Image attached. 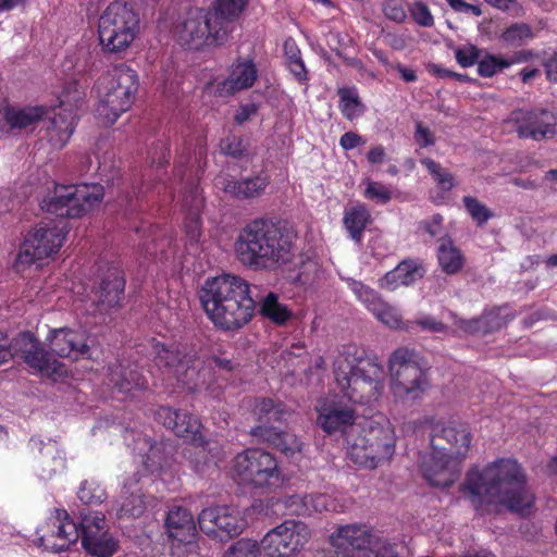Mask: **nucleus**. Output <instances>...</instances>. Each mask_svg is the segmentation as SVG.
<instances>
[{
  "mask_svg": "<svg viewBox=\"0 0 557 557\" xmlns=\"http://www.w3.org/2000/svg\"><path fill=\"white\" fill-rule=\"evenodd\" d=\"M471 444V432L467 424H460L455 429V460H462L467 457Z\"/></svg>",
  "mask_w": 557,
  "mask_h": 557,
  "instance_id": "3c124183",
  "label": "nucleus"
},
{
  "mask_svg": "<svg viewBox=\"0 0 557 557\" xmlns=\"http://www.w3.org/2000/svg\"><path fill=\"white\" fill-rule=\"evenodd\" d=\"M103 195L99 184L57 185L41 201V209L61 219L79 218L101 202Z\"/></svg>",
  "mask_w": 557,
  "mask_h": 557,
  "instance_id": "0eeeda50",
  "label": "nucleus"
},
{
  "mask_svg": "<svg viewBox=\"0 0 557 557\" xmlns=\"http://www.w3.org/2000/svg\"><path fill=\"white\" fill-rule=\"evenodd\" d=\"M57 520L59 521L58 532L42 536L39 541L40 545L47 549L64 552L72 544L76 543L79 537L82 539V527L81 523L76 524L70 519L66 510H57Z\"/></svg>",
  "mask_w": 557,
  "mask_h": 557,
  "instance_id": "393cba45",
  "label": "nucleus"
},
{
  "mask_svg": "<svg viewBox=\"0 0 557 557\" xmlns=\"http://www.w3.org/2000/svg\"><path fill=\"white\" fill-rule=\"evenodd\" d=\"M139 476L134 474L133 479H129L124 484V496L121 507L119 509V517L138 518L146 510V503L144 500V494L140 487H137Z\"/></svg>",
  "mask_w": 557,
  "mask_h": 557,
  "instance_id": "c9c22d12",
  "label": "nucleus"
},
{
  "mask_svg": "<svg viewBox=\"0 0 557 557\" xmlns=\"http://www.w3.org/2000/svg\"><path fill=\"white\" fill-rule=\"evenodd\" d=\"M284 503L285 507L290 510V513L301 515L307 511L306 503L298 495L288 496Z\"/></svg>",
  "mask_w": 557,
  "mask_h": 557,
  "instance_id": "69168bd1",
  "label": "nucleus"
},
{
  "mask_svg": "<svg viewBox=\"0 0 557 557\" xmlns=\"http://www.w3.org/2000/svg\"><path fill=\"white\" fill-rule=\"evenodd\" d=\"M154 418L166 429L172 430L176 436L190 443L196 450L195 453L201 455L203 463L208 461V453L211 451L210 443L201 434V424L196 417L183 410L160 407L156 410Z\"/></svg>",
  "mask_w": 557,
  "mask_h": 557,
  "instance_id": "4468645a",
  "label": "nucleus"
},
{
  "mask_svg": "<svg viewBox=\"0 0 557 557\" xmlns=\"http://www.w3.org/2000/svg\"><path fill=\"white\" fill-rule=\"evenodd\" d=\"M533 37L532 30L527 24H513L508 27L504 34L503 39L511 45H521L524 40Z\"/></svg>",
  "mask_w": 557,
  "mask_h": 557,
  "instance_id": "864d4df0",
  "label": "nucleus"
},
{
  "mask_svg": "<svg viewBox=\"0 0 557 557\" xmlns=\"http://www.w3.org/2000/svg\"><path fill=\"white\" fill-rule=\"evenodd\" d=\"M66 222L60 221L58 224L52 222H41L38 226L25 237L16 257L15 268L23 271L25 267L33 264L36 260H41L59 251L65 238Z\"/></svg>",
  "mask_w": 557,
  "mask_h": 557,
  "instance_id": "1a4fd4ad",
  "label": "nucleus"
},
{
  "mask_svg": "<svg viewBox=\"0 0 557 557\" xmlns=\"http://www.w3.org/2000/svg\"><path fill=\"white\" fill-rule=\"evenodd\" d=\"M139 32V15L133 5L114 1L101 14L98 23L99 42L104 52L125 51Z\"/></svg>",
  "mask_w": 557,
  "mask_h": 557,
  "instance_id": "423d86ee",
  "label": "nucleus"
},
{
  "mask_svg": "<svg viewBox=\"0 0 557 557\" xmlns=\"http://www.w3.org/2000/svg\"><path fill=\"white\" fill-rule=\"evenodd\" d=\"M258 312L272 323L285 325L292 318V310L284 304L280 302L278 296L270 292L264 297H257Z\"/></svg>",
  "mask_w": 557,
  "mask_h": 557,
  "instance_id": "4c0bfd02",
  "label": "nucleus"
},
{
  "mask_svg": "<svg viewBox=\"0 0 557 557\" xmlns=\"http://www.w3.org/2000/svg\"><path fill=\"white\" fill-rule=\"evenodd\" d=\"M262 550L260 543L251 539H240L233 543L223 557H258Z\"/></svg>",
  "mask_w": 557,
  "mask_h": 557,
  "instance_id": "a18cd8bd",
  "label": "nucleus"
},
{
  "mask_svg": "<svg viewBox=\"0 0 557 557\" xmlns=\"http://www.w3.org/2000/svg\"><path fill=\"white\" fill-rule=\"evenodd\" d=\"M461 491L468 492L478 506H494L522 512L533 504L534 496L527 486V475L513 459H499L486 466L482 472L471 470Z\"/></svg>",
  "mask_w": 557,
  "mask_h": 557,
  "instance_id": "f257e3e1",
  "label": "nucleus"
},
{
  "mask_svg": "<svg viewBox=\"0 0 557 557\" xmlns=\"http://www.w3.org/2000/svg\"><path fill=\"white\" fill-rule=\"evenodd\" d=\"M220 149L222 153L233 159H244L248 156L249 141L243 136L231 134L221 139Z\"/></svg>",
  "mask_w": 557,
  "mask_h": 557,
  "instance_id": "c03bdc74",
  "label": "nucleus"
},
{
  "mask_svg": "<svg viewBox=\"0 0 557 557\" xmlns=\"http://www.w3.org/2000/svg\"><path fill=\"white\" fill-rule=\"evenodd\" d=\"M47 113L44 107H27L14 109L8 107L4 111V119L11 128H26L39 122Z\"/></svg>",
  "mask_w": 557,
  "mask_h": 557,
  "instance_id": "58836bf2",
  "label": "nucleus"
},
{
  "mask_svg": "<svg viewBox=\"0 0 557 557\" xmlns=\"http://www.w3.org/2000/svg\"><path fill=\"white\" fill-rule=\"evenodd\" d=\"M294 238L285 222L256 219L239 232L235 252L246 267L275 270L290 261Z\"/></svg>",
  "mask_w": 557,
  "mask_h": 557,
  "instance_id": "7ed1b4c3",
  "label": "nucleus"
},
{
  "mask_svg": "<svg viewBox=\"0 0 557 557\" xmlns=\"http://www.w3.org/2000/svg\"><path fill=\"white\" fill-rule=\"evenodd\" d=\"M216 30L218 25H214L208 11L194 10L175 26V37L180 45L199 50L206 46H221L227 41L226 38H218Z\"/></svg>",
  "mask_w": 557,
  "mask_h": 557,
  "instance_id": "f8f14e48",
  "label": "nucleus"
},
{
  "mask_svg": "<svg viewBox=\"0 0 557 557\" xmlns=\"http://www.w3.org/2000/svg\"><path fill=\"white\" fill-rule=\"evenodd\" d=\"M333 372L339 389L350 401L377 400L382 391L383 370L374 360L345 351L334 362Z\"/></svg>",
  "mask_w": 557,
  "mask_h": 557,
  "instance_id": "20e7f679",
  "label": "nucleus"
},
{
  "mask_svg": "<svg viewBox=\"0 0 557 557\" xmlns=\"http://www.w3.org/2000/svg\"><path fill=\"white\" fill-rule=\"evenodd\" d=\"M437 258L444 272L453 274V239L449 236H445L441 239L437 249Z\"/></svg>",
  "mask_w": 557,
  "mask_h": 557,
  "instance_id": "6e6d98bb",
  "label": "nucleus"
},
{
  "mask_svg": "<svg viewBox=\"0 0 557 557\" xmlns=\"http://www.w3.org/2000/svg\"><path fill=\"white\" fill-rule=\"evenodd\" d=\"M82 545L95 557H111L117 549V543L104 530V515L97 512L94 517L81 512Z\"/></svg>",
  "mask_w": 557,
  "mask_h": 557,
  "instance_id": "6ab92c4d",
  "label": "nucleus"
},
{
  "mask_svg": "<svg viewBox=\"0 0 557 557\" xmlns=\"http://www.w3.org/2000/svg\"><path fill=\"white\" fill-rule=\"evenodd\" d=\"M453 428L451 426H438L433 428L431 433V448L435 458H449L451 459L450 451L453 449Z\"/></svg>",
  "mask_w": 557,
  "mask_h": 557,
  "instance_id": "a19ab883",
  "label": "nucleus"
},
{
  "mask_svg": "<svg viewBox=\"0 0 557 557\" xmlns=\"http://www.w3.org/2000/svg\"><path fill=\"white\" fill-rule=\"evenodd\" d=\"M78 498L83 504L98 505L106 498V493L95 483L84 482L78 490Z\"/></svg>",
  "mask_w": 557,
  "mask_h": 557,
  "instance_id": "603ef678",
  "label": "nucleus"
},
{
  "mask_svg": "<svg viewBox=\"0 0 557 557\" xmlns=\"http://www.w3.org/2000/svg\"><path fill=\"white\" fill-rule=\"evenodd\" d=\"M338 96L339 109L347 120L352 121L364 112L366 107L358 97L355 88H339Z\"/></svg>",
  "mask_w": 557,
  "mask_h": 557,
  "instance_id": "79ce46f5",
  "label": "nucleus"
},
{
  "mask_svg": "<svg viewBox=\"0 0 557 557\" xmlns=\"http://www.w3.org/2000/svg\"><path fill=\"white\" fill-rule=\"evenodd\" d=\"M510 120L520 138L542 140L553 138L557 133V117L545 109L515 110Z\"/></svg>",
  "mask_w": 557,
  "mask_h": 557,
  "instance_id": "a211bd4d",
  "label": "nucleus"
},
{
  "mask_svg": "<svg viewBox=\"0 0 557 557\" xmlns=\"http://www.w3.org/2000/svg\"><path fill=\"white\" fill-rule=\"evenodd\" d=\"M511 64L510 61L492 54H486L483 59L478 60V71L481 76L490 77L508 67Z\"/></svg>",
  "mask_w": 557,
  "mask_h": 557,
  "instance_id": "8fccbe9b",
  "label": "nucleus"
},
{
  "mask_svg": "<svg viewBox=\"0 0 557 557\" xmlns=\"http://www.w3.org/2000/svg\"><path fill=\"white\" fill-rule=\"evenodd\" d=\"M48 341L51 351L62 358L75 360L88 351L83 335L70 329L51 331Z\"/></svg>",
  "mask_w": 557,
  "mask_h": 557,
  "instance_id": "a878e982",
  "label": "nucleus"
},
{
  "mask_svg": "<svg viewBox=\"0 0 557 557\" xmlns=\"http://www.w3.org/2000/svg\"><path fill=\"white\" fill-rule=\"evenodd\" d=\"M384 14L387 18L395 22H403L406 17V12L401 5H399L396 1L389 0L385 2L383 8Z\"/></svg>",
  "mask_w": 557,
  "mask_h": 557,
  "instance_id": "e2e57ef3",
  "label": "nucleus"
},
{
  "mask_svg": "<svg viewBox=\"0 0 557 557\" xmlns=\"http://www.w3.org/2000/svg\"><path fill=\"white\" fill-rule=\"evenodd\" d=\"M332 541L336 548L349 549L354 554L355 550L371 549L373 536L364 527L345 525L337 530Z\"/></svg>",
  "mask_w": 557,
  "mask_h": 557,
  "instance_id": "7c9ffc66",
  "label": "nucleus"
},
{
  "mask_svg": "<svg viewBox=\"0 0 557 557\" xmlns=\"http://www.w3.org/2000/svg\"><path fill=\"white\" fill-rule=\"evenodd\" d=\"M412 16L414 21L422 26H431L433 24V17L428 7L422 2L414 3Z\"/></svg>",
  "mask_w": 557,
  "mask_h": 557,
  "instance_id": "052dcab7",
  "label": "nucleus"
},
{
  "mask_svg": "<svg viewBox=\"0 0 557 557\" xmlns=\"http://www.w3.org/2000/svg\"><path fill=\"white\" fill-rule=\"evenodd\" d=\"M84 97V88L76 81H71L65 84L62 90L60 106L67 107L70 110L78 109Z\"/></svg>",
  "mask_w": 557,
  "mask_h": 557,
  "instance_id": "de8ad7c7",
  "label": "nucleus"
},
{
  "mask_svg": "<svg viewBox=\"0 0 557 557\" xmlns=\"http://www.w3.org/2000/svg\"><path fill=\"white\" fill-rule=\"evenodd\" d=\"M11 358H20L30 368L40 372L54 371L55 360L29 332L21 333L10 344H7L5 336L0 332V364Z\"/></svg>",
  "mask_w": 557,
  "mask_h": 557,
  "instance_id": "ddd939ff",
  "label": "nucleus"
},
{
  "mask_svg": "<svg viewBox=\"0 0 557 557\" xmlns=\"http://www.w3.org/2000/svg\"><path fill=\"white\" fill-rule=\"evenodd\" d=\"M249 0H213L207 10L214 25H218L216 37L228 39L236 24L248 8Z\"/></svg>",
  "mask_w": 557,
  "mask_h": 557,
  "instance_id": "aec40b11",
  "label": "nucleus"
},
{
  "mask_svg": "<svg viewBox=\"0 0 557 557\" xmlns=\"http://www.w3.org/2000/svg\"><path fill=\"white\" fill-rule=\"evenodd\" d=\"M183 206L188 209L184 228L191 242H198L201 237L200 210L203 207V198L197 186L191 187L185 195Z\"/></svg>",
  "mask_w": 557,
  "mask_h": 557,
  "instance_id": "473e14b6",
  "label": "nucleus"
},
{
  "mask_svg": "<svg viewBox=\"0 0 557 557\" xmlns=\"http://www.w3.org/2000/svg\"><path fill=\"white\" fill-rule=\"evenodd\" d=\"M356 420V411L352 407L332 403L324 405L317 418V424L329 435L345 433Z\"/></svg>",
  "mask_w": 557,
  "mask_h": 557,
  "instance_id": "5701e85b",
  "label": "nucleus"
},
{
  "mask_svg": "<svg viewBox=\"0 0 557 557\" xmlns=\"http://www.w3.org/2000/svg\"><path fill=\"white\" fill-rule=\"evenodd\" d=\"M339 144L343 147V149L350 150L357 147L358 145L363 144V139L360 135L354 132H347L341 137Z\"/></svg>",
  "mask_w": 557,
  "mask_h": 557,
  "instance_id": "338daca9",
  "label": "nucleus"
},
{
  "mask_svg": "<svg viewBox=\"0 0 557 557\" xmlns=\"http://www.w3.org/2000/svg\"><path fill=\"white\" fill-rule=\"evenodd\" d=\"M165 528L172 545H191L197 540V528L193 515L184 508H175L168 512Z\"/></svg>",
  "mask_w": 557,
  "mask_h": 557,
  "instance_id": "4be33fe9",
  "label": "nucleus"
},
{
  "mask_svg": "<svg viewBox=\"0 0 557 557\" xmlns=\"http://www.w3.org/2000/svg\"><path fill=\"white\" fill-rule=\"evenodd\" d=\"M293 284L305 289L317 287L323 280V271L319 261L310 255H299L289 271Z\"/></svg>",
  "mask_w": 557,
  "mask_h": 557,
  "instance_id": "cd10ccee",
  "label": "nucleus"
},
{
  "mask_svg": "<svg viewBox=\"0 0 557 557\" xmlns=\"http://www.w3.org/2000/svg\"><path fill=\"white\" fill-rule=\"evenodd\" d=\"M249 434L255 437L259 443H265L286 456H293L301 451V442L299 438L289 432L281 430L271 424H258L249 431Z\"/></svg>",
  "mask_w": 557,
  "mask_h": 557,
  "instance_id": "b1692460",
  "label": "nucleus"
},
{
  "mask_svg": "<svg viewBox=\"0 0 557 557\" xmlns=\"http://www.w3.org/2000/svg\"><path fill=\"white\" fill-rule=\"evenodd\" d=\"M257 78V70L252 62H242L233 67L227 79L219 85L221 96L232 95L251 87Z\"/></svg>",
  "mask_w": 557,
  "mask_h": 557,
  "instance_id": "72a5a7b5",
  "label": "nucleus"
},
{
  "mask_svg": "<svg viewBox=\"0 0 557 557\" xmlns=\"http://www.w3.org/2000/svg\"><path fill=\"white\" fill-rule=\"evenodd\" d=\"M421 163L425 165L429 172L433 175L441 189L449 190L453 187L450 175L443 173L441 164L430 158L422 159Z\"/></svg>",
  "mask_w": 557,
  "mask_h": 557,
  "instance_id": "4d7b16f0",
  "label": "nucleus"
},
{
  "mask_svg": "<svg viewBox=\"0 0 557 557\" xmlns=\"http://www.w3.org/2000/svg\"><path fill=\"white\" fill-rule=\"evenodd\" d=\"M372 313L377 320L389 327H399L401 324V319L397 310L385 301L382 302V306L374 308Z\"/></svg>",
  "mask_w": 557,
  "mask_h": 557,
  "instance_id": "5fc2aeb1",
  "label": "nucleus"
},
{
  "mask_svg": "<svg viewBox=\"0 0 557 557\" xmlns=\"http://www.w3.org/2000/svg\"><path fill=\"white\" fill-rule=\"evenodd\" d=\"M234 469L255 487L277 488L283 483L282 472L274 456L262 449H247L235 458Z\"/></svg>",
  "mask_w": 557,
  "mask_h": 557,
  "instance_id": "9d476101",
  "label": "nucleus"
},
{
  "mask_svg": "<svg viewBox=\"0 0 557 557\" xmlns=\"http://www.w3.org/2000/svg\"><path fill=\"white\" fill-rule=\"evenodd\" d=\"M425 271L421 263L407 259L401 261L394 270L387 272L380 281V286L395 289L399 285L409 286L422 278Z\"/></svg>",
  "mask_w": 557,
  "mask_h": 557,
  "instance_id": "c756f323",
  "label": "nucleus"
},
{
  "mask_svg": "<svg viewBox=\"0 0 557 557\" xmlns=\"http://www.w3.org/2000/svg\"><path fill=\"white\" fill-rule=\"evenodd\" d=\"M354 447L363 450V456L371 460L391 458L395 449V435L389 422L367 421Z\"/></svg>",
  "mask_w": 557,
  "mask_h": 557,
  "instance_id": "f3484780",
  "label": "nucleus"
},
{
  "mask_svg": "<svg viewBox=\"0 0 557 557\" xmlns=\"http://www.w3.org/2000/svg\"><path fill=\"white\" fill-rule=\"evenodd\" d=\"M370 221L371 216L368 209L361 205L346 211L344 215L345 227L357 243L361 242L362 233Z\"/></svg>",
  "mask_w": 557,
  "mask_h": 557,
  "instance_id": "ea45409f",
  "label": "nucleus"
},
{
  "mask_svg": "<svg viewBox=\"0 0 557 557\" xmlns=\"http://www.w3.org/2000/svg\"><path fill=\"white\" fill-rule=\"evenodd\" d=\"M417 325L421 326L422 330L432 332V333H442L447 332L448 326L443 322L432 318V317H423L414 322Z\"/></svg>",
  "mask_w": 557,
  "mask_h": 557,
  "instance_id": "680f3d73",
  "label": "nucleus"
},
{
  "mask_svg": "<svg viewBox=\"0 0 557 557\" xmlns=\"http://www.w3.org/2000/svg\"><path fill=\"white\" fill-rule=\"evenodd\" d=\"M366 197L373 199L381 203H386L391 200V191L380 183L370 182L364 191Z\"/></svg>",
  "mask_w": 557,
  "mask_h": 557,
  "instance_id": "bf43d9fd",
  "label": "nucleus"
},
{
  "mask_svg": "<svg viewBox=\"0 0 557 557\" xmlns=\"http://www.w3.org/2000/svg\"><path fill=\"white\" fill-rule=\"evenodd\" d=\"M125 277L114 264L99 267L98 278L91 290V300L100 313L119 307L124 298Z\"/></svg>",
  "mask_w": 557,
  "mask_h": 557,
  "instance_id": "dca6fc26",
  "label": "nucleus"
},
{
  "mask_svg": "<svg viewBox=\"0 0 557 557\" xmlns=\"http://www.w3.org/2000/svg\"><path fill=\"white\" fill-rule=\"evenodd\" d=\"M154 360L157 366L170 369L177 376L185 364L198 360V348L193 343L157 345Z\"/></svg>",
  "mask_w": 557,
  "mask_h": 557,
  "instance_id": "412c9836",
  "label": "nucleus"
},
{
  "mask_svg": "<svg viewBox=\"0 0 557 557\" xmlns=\"http://www.w3.org/2000/svg\"><path fill=\"white\" fill-rule=\"evenodd\" d=\"M138 86V75L126 65L99 78L97 89L100 101L96 112L103 123L113 124L121 113L131 108Z\"/></svg>",
  "mask_w": 557,
  "mask_h": 557,
  "instance_id": "39448f33",
  "label": "nucleus"
},
{
  "mask_svg": "<svg viewBox=\"0 0 557 557\" xmlns=\"http://www.w3.org/2000/svg\"><path fill=\"white\" fill-rule=\"evenodd\" d=\"M139 374L129 368L116 366L111 369L110 382L113 384V387L122 393L129 392L134 387L139 386Z\"/></svg>",
  "mask_w": 557,
  "mask_h": 557,
  "instance_id": "37998d69",
  "label": "nucleus"
},
{
  "mask_svg": "<svg viewBox=\"0 0 557 557\" xmlns=\"http://www.w3.org/2000/svg\"><path fill=\"white\" fill-rule=\"evenodd\" d=\"M480 54L481 50L474 46L462 47L455 52L458 63L465 67L478 63Z\"/></svg>",
  "mask_w": 557,
  "mask_h": 557,
  "instance_id": "13d9d810",
  "label": "nucleus"
},
{
  "mask_svg": "<svg viewBox=\"0 0 557 557\" xmlns=\"http://www.w3.org/2000/svg\"><path fill=\"white\" fill-rule=\"evenodd\" d=\"M506 308H494L485 311L481 317L472 320H455V326L469 334H487L504 327L512 318L504 313Z\"/></svg>",
  "mask_w": 557,
  "mask_h": 557,
  "instance_id": "bb28decb",
  "label": "nucleus"
},
{
  "mask_svg": "<svg viewBox=\"0 0 557 557\" xmlns=\"http://www.w3.org/2000/svg\"><path fill=\"white\" fill-rule=\"evenodd\" d=\"M311 536L308 525L300 520H285L271 529L260 546L268 557H288L304 549Z\"/></svg>",
  "mask_w": 557,
  "mask_h": 557,
  "instance_id": "9b49d317",
  "label": "nucleus"
},
{
  "mask_svg": "<svg viewBox=\"0 0 557 557\" xmlns=\"http://www.w3.org/2000/svg\"><path fill=\"white\" fill-rule=\"evenodd\" d=\"M414 139L420 147H428L434 143L430 129L424 127L421 122L416 123Z\"/></svg>",
  "mask_w": 557,
  "mask_h": 557,
  "instance_id": "0e129e2a",
  "label": "nucleus"
},
{
  "mask_svg": "<svg viewBox=\"0 0 557 557\" xmlns=\"http://www.w3.org/2000/svg\"><path fill=\"white\" fill-rule=\"evenodd\" d=\"M198 524L210 539L227 542L240 535L247 522L237 509L230 506H215L206 508L199 513Z\"/></svg>",
  "mask_w": 557,
  "mask_h": 557,
  "instance_id": "2eb2a0df",
  "label": "nucleus"
},
{
  "mask_svg": "<svg viewBox=\"0 0 557 557\" xmlns=\"http://www.w3.org/2000/svg\"><path fill=\"white\" fill-rule=\"evenodd\" d=\"M199 299L209 319L224 331L242 329L257 310V296L250 285L231 274L208 278L199 290Z\"/></svg>",
  "mask_w": 557,
  "mask_h": 557,
  "instance_id": "f03ea898",
  "label": "nucleus"
},
{
  "mask_svg": "<svg viewBox=\"0 0 557 557\" xmlns=\"http://www.w3.org/2000/svg\"><path fill=\"white\" fill-rule=\"evenodd\" d=\"M544 66L546 70L547 78L557 83V51H555L550 58L545 60Z\"/></svg>",
  "mask_w": 557,
  "mask_h": 557,
  "instance_id": "774afa93",
  "label": "nucleus"
},
{
  "mask_svg": "<svg viewBox=\"0 0 557 557\" xmlns=\"http://www.w3.org/2000/svg\"><path fill=\"white\" fill-rule=\"evenodd\" d=\"M350 287L356 296L373 312L374 308L382 306L383 300L379 294L360 282L352 281Z\"/></svg>",
  "mask_w": 557,
  "mask_h": 557,
  "instance_id": "09e8293b",
  "label": "nucleus"
},
{
  "mask_svg": "<svg viewBox=\"0 0 557 557\" xmlns=\"http://www.w3.org/2000/svg\"><path fill=\"white\" fill-rule=\"evenodd\" d=\"M251 412L259 424L284 422L292 416V410L283 401L267 397L256 398Z\"/></svg>",
  "mask_w": 557,
  "mask_h": 557,
  "instance_id": "2f4dec72",
  "label": "nucleus"
},
{
  "mask_svg": "<svg viewBox=\"0 0 557 557\" xmlns=\"http://www.w3.org/2000/svg\"><path fill=\"white\" fill-rule=\"evenodd\" d=\"M466 211L473 222L479 226H483L493 216V212L475 197L466 196L463 198Z\"/></svg>",
  "mask_w": 557,
  "mask_h": 557,
  "instance_id": "49530a36",
  "label": "nucleus"
},
{
  "mask_svg": "<svg viewBox=\"0 0 557 557\" xmlns=\"http://www.w3.org/2000/svg\"><path fill=\"white\" fill-rule=\"evenodd\" d=\"M449 458H435L433 455L421 465L425 480L434 487L447 488L453 484V471L448 465Z\"/></svg>",
  "mask_w": 557,
  "mask_h": 557,
  "instance_id": "e433bc0d",
  "label": "nucleus"
},
{
  "mask_svg": "<svg viewBox=\"0 0 557 557\" xmlns=\"http://www.w3.org/2000/svg\"><path fill=\"white\" fill-rule=\"evenodd\" d=\"M188 389L195 392L207 388L213 380L212 368L198 358L193 363H187L176 376Z\"/></svg>",
  "mask_w": 557,
  "mask_h": 557,
  "instance_id": "f704fd0d",
  "label": "nucleus"
},
{
  "mask_svg": "<svg viewBox=\"0 0 557 557\" xmlns=\"http://www.w3.org/2000/svg\"><path fill=\"white\" fill-rule=\"evenodd\" d=\"M393 394L400 399L414 400L428 387V376L408 348L396 349L389 358Z\"/></svg>",
  "mask_w": 557,
  "mask_h": 557,
  "instance_id": "6e6552de",
  "label": "nucleus"
},
{
  "mask_svg": "<svg viewBox=\"0 0 557 557\" xmlns=\"http://www.w3.org/2000/svg\"><path fill=\"white\" fill-rule=\"evenodd\" d=\"M221 185L222 189L230 196L239 200H247L259 197L269 185V177L262 173L240 181L225 177L221 181Z\"/></svg>",
  "mask_w": 557,
  "mask_h": 557,
  "instance_id": "c85d7f7f",
  "label": "nucleus"
}]
</instances>
